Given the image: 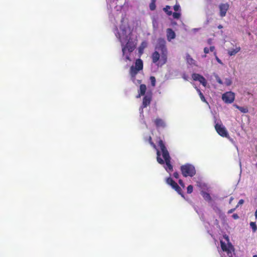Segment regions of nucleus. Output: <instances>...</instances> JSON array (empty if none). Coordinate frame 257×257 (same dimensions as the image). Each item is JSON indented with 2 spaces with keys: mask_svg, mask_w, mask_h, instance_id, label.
Masks as SVG:
<instances>
[{
  "mask_svg": "<svg viewBox=\"0 0 257 257\" xmlns=\"http://www.w3.org/2000/svg\"><path fill=\"white\" fill-rule=\"evenodd\" d=\"M197 92H198V93H199V96H200V98H201V100H202V101L205 102V101H206V100H205V97H204V96H203V94L202 93V92L200 91V90L199 89H197Z\"/></svg>",
  "mask_w": 257,
  "mask_h": 257,
  "instance_id": "nucleus-24",
  "label": "nucleus"
},
{
  "mask_svg": "<svg viewBox=\"0 0 257 257\" xmlns=\"http://www.w3.org/2000/svg\"><path fill=\"white\" fill-rule=\"evenodd\" d=\"M235 209H236V207L235 208H234V209H230V210H229L228 211L227 213L228 214H230V213H232L233 212H234Z\"/></svg>",
  "mask_w": 257,
  "mask_h": 257,
  "instance_id": "nucleus-35",
  "label": "nucleus"
},
{
  "mask_svg": "<svg viewBox=\"0 0 257 257\" xmlns=\"http://www.w3.org/2000/svg\"><path fill=\"white\" fill-rule=\"evenodd\" d=\"M232 83V80L230 78H225L224 79L223 84L225 85L228 86L231 85Z\"/></svg>",
  "mask_w": 257,
  "mask_h": 257,
  "instance_id": "nucleus-19",
  "label": "nucleus"
},
{
  "mask_svg": "<svg viewBox=\"0 0 257 257\" xmlns=\"http://www.w3.org/2000/svg\"><path fill=\"white\" fill-rule=\"evenodd\" d=\"M192 78L195 81H198L201 83L204 86H206V81L205 79L202 76L198 74H193L192 75Z\"/></svg>",
  "mask_w": 257,
  "mask_h": 257,
  "instance_id": "nucleus-12",
  "label": "nucleus"
},
{
  "mask_svg": "<svg viewBox=\"0 0 257 257\" xmlns=\"http://www.w3.org/2000/svg\"><path fill=\"white\" fill-rule=\"evenodd\" d=\"M148 43L146 41H143L138 48V51L140 55H142L144 52V50L147 47Z\"/></svg>",
  "mask_w": 257,
  "mask_h": 257,
  "instance_id": "nucleus-16",
  "label": "nucleus"
},
{
  "mask_svg": "<svg viewBox=\"0 0 257 257\" xmlns=\"http://www.w3.org/2000/svg\"><path fill=\"white\" fill-rule=\"evenodd\" d=\"M113 2H114L115 0H113Z\"/></svg>",
  "mask_w": 257,
  "mask_h": 257,
  "instance_id": "nucleus-42",
  "label": "nucleus"
},
{
  "mask_svg": "<svg viewBox=\"0 0 257 257\" xmlns=\"http://www.w3.org/2000/svg\"><path fill=\"white\" fill-rule=\"evenodd\" d=\"M165 43L164 39H159L155 51L151 55L152 63L158 67H162L167 62V50Z\"/></svg>",
  "mask_w": 257,
  "mask_h": 257,
  "instance_id": "nucleus-2",
  "label": "nucleus"
},
{
  "mask_svg": "<svg viewBox=\"0 0 257 257\" xmlns=\"http://www.w3.org/2000/svg\"><path fill=\"white\" fill-rule=\"evenodd\" d=\"M136 30L135 23L125 19L122 20L114 30L115 35L121 44L122 59L125 62H131L135 58L133 51L138 43Z\"/></svg>",
  "mask_w": 257,
  "mask_h": 257,
  "instance_id": "nucleus-1",
  "label": "nucleus"
},
{
  "mask_svg": "<svg viewBox=\"0 0 257 257\" xmlns=\"http://www.w3.org/2000/svg\"><path fill=\"white\" fill-rule=\"evenodd\" d=\"M215 59L216 60V61H217L218 63H219V64H221V65H223L221 60L220 59H219V58L217 56H215Z\"/></svg>",
  "mask_w": 257,
  "mask_h": 257,
  "instance_id": "nucleus-31",
  "label": "nucleus"
},
{
  "mask_svg": "<svg viewBox=\"0 0 257 257\" xmlns=\"http://www.w3.org/2000/svg\"><path fill=\"white\" fill-rule=\"evenodd\" d=\"M155 123L158 127H165L166 126L165 121L161 118H158L155 120Z\"/></svg>",
  "mask_w": 257,
  "mask_h": 257,
  "instance_id": "nucleus-14",
  "label": "nucleus"
},
{
  "mask_svg": "<svg viewBox=\"0 0 257 257\" xmlns=\"http://www.w3.org/2000/svg\"><path fill=\"white\" fill-rule=\"evenodd\" d=\"M152 92L150 91H147L146 86L144 84H141L140 86L139 89L138 90V95L137 97H140L141 96H144L143 100V105L141 106L140 110V113L143 112V107H146L149 105L152 99Z\"/></svg>",
  "mask_w": 257,
  "mask_h": 257,
  "instance_id": "nucleus-5",
  "label": "nucleus"
},
{
  "mask_svg": "<svg viewBox=\"0 0 257 257\" xmlns=\"http://www.w3.org/2000/svg\"><path fill=\"white\" fill-rule=\"evenodd\" d=\"M156 1H152L149 5L150 9L151 11H154L156 9V5H155Z\"/></svg>",
  "mask_w": 257,
  "mask_h": 257,
  "instance_id": "nucleus-22",
  "label": "nucleus"
},
{
  "mask_svg": "<svg viewBox=\"0 0 257 257\" xmlns=\"http://www.w3.org/2000/svg\"><path fill=\"white\" fill-rule=\"evenodd\" d=\"M204 52L205 53V54H207L209 52V49L208 48H207V47H205L204 48Z\"/></svg>",
  "mask_w": 257,
  "mask_h": 257,
  "instance_id": "nucleus-34",
  "label": "nucleus"
},
{
  "mask_svg": "<svg viewBox=\"0 0 257 257\" xmlns=\"http://www.w3.org/2000/svg\"><path fill=\"white\" fill-rule=\"evenodd\" d=\"M216 80L218 83L221 84H223V82L221 80V79L218 77L216 76Z\"/></svg>",
  "mask_w": 257,
  "mask_h": 257,
  "instance_id": "nucleus-29",
  "label": "nucleus"
},
{
  "mask_svg": "<svg viewBox=\"0 0 257 257\" xmlns=\"http://www.w3.org/2000/svg\"><path fill=\"white\" fill-rule=\"evenodd\" d=\"M222 27H222V26H221V25H219V26H218V28L219 29H221V28H222Z\"/></svg>",
  "mask_w": 257,
  "mask_h": 257,
  "instance_id": "nucleus-39",
  "label": "nucleus"
},
{
  "mask_svg": "<svg viewBox=\"0 0 257 257\" xmlns=\"http://www.w3.org/2000/svg\"><path fill=\"white\" fill-rule=\"evenodd\" d=\"M148 141L150 145L157 150V159L158 162L160 164H163L164 162H165L166 166L164 167L166 170L168 172L171 171L173 167L170 164V157L163 141L161 140L158 141V145L160 148V150H159L157 149L155 144L152 142L151 137H149Z\"/></svg>",
  "mask_w": 257,
  "mask_h": 257,
  "instance_id": "nucleus-3",
  "label": "nucleus"
},
{
  "mask_svg": "<svg viewBox=\"0 0 257 257\" xmlns=\"http://www.w3.org/2000/svg\"><path fill=\"white\" fill-rule=\"evenodd\" d=\"M171 9V7L169 6H167L165 8H164V11L169 16L171 15L172 13L170 10Z\"/></svg>",
  "mask_w": 257,
  "mask_h": 257,
  "instance_id": "nucleus-21",
  "label": "nucleus"
},
{
  "mask_svg": "<svg viewBox=\"0 0 257 257\" xmlns=\"http://www.w3.org/2000/svg\"><path fill=\"white\" fill-rule=\"evenodd\" d=\"M220 245L222 250L220 253L221 257H233L234 249L227 235H223L222 238L220 239Z\"/></svg>",
  "mask_w": 257,
  "mask_h": 257,
  "instance_id": "nucleus-4",
  "label": "nucleus"
},
{
  "mask_svg": "<svg viewBox=\"0 0 257 257\" xmlns=\"http://www.w3.org/2000/svg\"><path fill=\"white\" fill-rule=\"evenodd\" d=\"M232 218L234 219H237L239 218V216L238 215L235 213V214H233L232 216Z\"/></svg>",
  "mask_w": 257,
  "mask_h": 257,
  "instance_id": "nucleus-32",
  "label": "nucleus"
},
{
  "mask_svg": "<svg viewBox=\"0 0 257 257\" xmlns=\"http://www.w3.org/2000/svg\"><path fill=\"white\" fill-rule=\"evenodd\" d=\"M240 50V47L239 46H235L234 48L229 49L228 50V54L231 56L236 55Z\"/></svg>",
  "mask_w": 257,
  "mask_h": 257,
  "instance_id": "nucleus-15",
  "label": "nucleus"
},
{
  "mask_svg": "<svg viewBox=\"0 0 257 257\" xmlns=\"http://www.w3.org/2000/svg\"><path fill=\"white\" fill-rule=\"evenodd\" d=\"M187 63L191 65H195L196 61L189 55L186 56Z\"/></svg>",
  "mask_w": 257,
  "mask_h": 257,
  "instance_id": "nucleus-17",
  "label": "nucleus"
},
{
  "mask_svg": "<svg viewBox=\"0 0 257 257\" xmlns=\"http://www.w3.org/2000/svg\"><path fill=\"white\" fill-rule=\"evenodd\" d=\"M174 177L176 178H178L179 177V174L177 172L174 173Z\"/></svg>",
  "mask_w": 257,
  "mask_h": 257,
  "instance_id": "nucleus-36",
  "label": "nucleus"
},
{
  "mask_svg": "<svg viewBox=\"0 0 257 257\" xmlns=\"http://www.w3.org/2000/svg\"><path fill=\"white\" fill-rule=\"evenodd\" d=\"M214 49H215V48H214V47H213V46H211V47L209 48V51L212 52V51H213L214 50Z\"/></svg>",
  "mask_w": 257,
  "mask_h": 257,
  "instance_id": "nucleus-37",
  "label": "nucleus"
},
{
  "mask_svg": "<svg viewBox=\"0 0 257 257\" xmlns=\"http://www.w3.org/2000/svg\"><path fill=\"white\" fill-rule=\"evenodd\" d=\"M167 183L170 185L174 189H175L179 194L183 197V195L181 193V190L177 184L175 182L172 178H168L166 179Z\"/></svg>",
  "mask_w": 257,
  "mask_h": 257,
  "instance_id": "nucleus-11",
  "label": "nucleus"
},
{
  "mask_svg": "<svg viewBox=\"0 0 257 257\" xmlns=\"http://www.w3.org/2000/svg\"><path fill=\"white\" fill-rule=\"evenodd\" d=\"M175 37L176 34L172 29H168L167 30V37L169 41H171L172 40L175 39Z\"/></svg>",
  "mask_w": 257,
  "mask_h": 257,
  "instance_id": "nucleus-13",
  "label": "nucleus"
},
{
  "mask_svg": "<svg viewBox=\"0 0 257 257\" xmlns=\"http://www.w3.org/2000/svg\"><path fill=\"white\" fill-rule=\"evenodd\" d=\"M233 198L232 197H231L230 198V200H229V203H231V202H232V201L233 200Z\"/></svg>",
  "mask_w": 257,
  "mask_h": 257,
  "instance_id": "nucleus-38",
  "label": "nucleus"
},
{
  "mask_svg": "<svg viewBox=\"0 0 257 257\" xmlns=\"http://www.w3.org/2000/svg\"><path fill=\"white\" fill-rule=\"evenodd\" d=\"M193 191V186L192 185H189L187 187V193H191Z\"/></svg>",
  "mask_w": 257,
  "mask_h": 257,
  "instance_id": "nucleus-28",
  "label": "nucleus"
},
{
  "mask_svg": "<svg viewBox=\"0 0 257 257\" xmlns=\"http://www.w3.org/2000/svg\"><path fill=\"white\" fill-rule=\"evenodd\" d=\"M202 195L204 199H205L206 200H209L210 199L209 194L207 193L203 192L202 193Z\"/></svg>",
  "mask_w": 257,
  "mask_h": 257,
  "instance_id": "nucleus-27",
  "label": "nucleus"
},
{
  "mask_svg": "<svg viewBox=\"0 0 257 257\" xmlns=\"http://www.w3.org/2000/svg\"><path fill=\"white\" fill-rule=\"evenodd\" d=\"M244 203V200L243 199H240L238 202L237 205L236 206V208H237L239 205H242Z\"/></svg>",
  "mask_w": 257,
  "mask_h": 257,
  "instance_id": "nucleus-30",
  "label": "nucleus"
},
{
  "mask_svg": "<svg viewBox=\"0 0 257 257\" xmlns=\"http://www.w3.org/2000/svg\"><path fill=\"white\" fill-rule=\"evenodd\" d=\"M253 257H257V255H253Z\"/></svg>",
  "mask_w": 257,
  "mask_h": 257,
  "instance_id": "nucleus-40",
  "label": "nucleus"
},
{
  "mask_svg": "<svg viewBox=\"0 0 257 257\" xmlns=\"http://www.w3.org/2000/svg\"><path fill=\"white\" fill-rule=\"evenodd\" d=\"M235 94L232 91H227L222 95V99L225 103H232L235 99Z\"/></svg>",
  "mask_w": 257,
  "mask_h": 257,
  "instance_id": "nucleus-8",
  "label": "nucleus"
},
{
  "mask_svg": "<svg viewBox=\"0 0 257 257\" xmlns=\"http://www.w3.org/2000/svg\"><path fill=\"white\" fill-rule=\"evenodd\" d=\"M173 16L175 19H179L181 16L180 12H175L173 14Z\"/></svg>",
  "mask_w": 257,
  "mask_h": 257,
  "instance_id": "nucleus-26",
  "label": "nucleus"
},
{
  "mask_svg": "<svg viewBox=\"0 0 257 257\" xmlns=\"http://www.w3.org/2000/svg\"><path fill=\"white\" fill-rule=\"evenodd\" d=\"M179 183L180 184V185L183 187V188H184L185 187V184H184V183L183 182L182 180H179Z\"/></svg>",
  "mask_w": 257,
  "mask_h": 257,
  "instance_id": "nucleus-33",
  "label": "nucleus"
},
{
  "mask_svg": "<svg viewBox=\"0 0 257 257\" xmlns=\"http://www.w3.org/2000/svg\"><path fill=\"white\" fill-rule=\"evenodd\" d=\"M174 11H175L176 12H180L181 11V8H180V5L178 4H176L174 6Z\"/></svg>",
  "mask_w": 257,
  "mask_h": 257,
  "instance_id": "nucleus-25",
  "label": "nucleus"
},
{
  "mask_svg": "<svg viewBox=\"0 0 257 257\" xmlns=\"http://www.w3.org/2000/svg\"><path fill=\"white\" fill-rule=\"evenodd\" d=\"M152 1H156V0H151Z\"/></svg>",
  "mask_w": 257,
  "mask_h": 257,
  "instance_id": "nucleus-41",
  "label": "nucleus"
},
{
  "mask_svg": "<svg viewBox=\"0 0 257 257\" xmlns=\"http://www.w3.org/2000/svg\"><path fill=\"white\" fill-rule=\"evenodd\" d=\"M250 226L252 228V230L253 232H255L257 230V226L254 222H250Z\"/></svg>",
  "mask_w": 257,
  "mask_h": 257,
  "instance_id": "nucleus-20",
  "label": "nucleus"
},
{
  "mask_svg": "<svg viewBox=\"0 0 257 257\" xmlns=\"http://www.w3.org/2000/svg\"><path fill=\"white\" fill-rule=\"evenodd\" d=\"M143 68V62L141 59L136 60L134 65L131 66L130 69L129 73L132 80L136 84L140 83L139 80H136V76L139 72Z\"/></svg>",
  "mask_w": 257,
  "mask_h": 257,
  "instance_id": "nucleus-6",
  "label": "nucleus"
},
{
  "mask_svg": "<svg viewBox=\"0 0 257 257\" xmlns=\"http://www.w3.org/2000/svg\"><path fill=\"white\" fill-rule=\"evenodd\" d=\"M181 171L184 177L193 176L195 174V169L191 165H185L181 167Z\"/></svg>",
  "mask_w": 257,
  "mask_h": 257,
  "instance_id": "nucleus-7",
  "label": "nucleus"
},
{
  "mask_svg": "<svg viewBox=\"0 0 257 257\" xmlns=\"http://www.w3.org/2000/svg\"><path fill=\"white\" fill-rule=\"evenodd\" d=\"M218 8L219 10V16L221 17H224L226 16V13L229 9V5L227 3H222L219 5Z\"/></svg>",
  "mask_w": 257,
  "mask_h": 257,
  "instance_id": "nucleus-10",
  "label": "nucleus"
},
{
  "mask_svg": "<svg viewBox=\"0 0 257 257\" xmlns=\"http://www.w3.org/2000/svg\"><path fill=\"white\" fill-rule=\"evenodd\" d=\"M150 81L152 86L154 87L156 85V78L154 76H151Z\"/></svg>",
  "mask_w": 257,
  "mask_h": 257,
  "instance_id": "nucleus-23",
  "label": "nucleus"
},
{
  "mask_svg": "<svg viewBox=\"0 0 257 257\" xmlns=\"http://www.w3.org/2000/svg\"><path fill=\"white\" fill-rule=\"evenodd\" d=\"M234 106H235L236 108H237L242 113H247L248 111V110L247 107H240L237 105H234Z\"/></svg>",
  "mask_w": 257,
  "mask_h": 257,
  "instance_id": "nucleus-18",
  "label": "nucleus"
},
{
  "mask_svg": "<svg viewBox=\"0 0 257 257\" xmlns=\"http://www.w3.org/2000/svg\"><path fill=\"white\" fill-rule=\"evenodd\" d=\"M217 133L221 137L229 138V135L225 127L221 123H217L215 125Z\"/></svg>",
  "mask_w": 257,
  "mask_h": 257,
  "instance_id": "nucleus-9",
  "label": "nucleus"
}]
</instances>
